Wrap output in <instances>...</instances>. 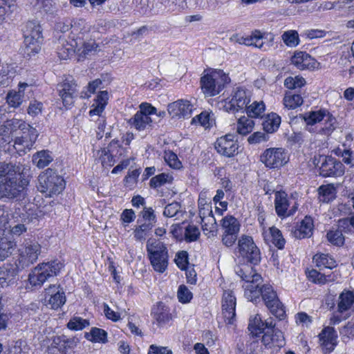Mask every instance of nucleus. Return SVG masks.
Wrapping results in <instances>:
<instances>
[{"label":"nucleus","mask_w":354,"mask_h":354,"mask_svg":"<svg viewBox=\"0 0 354 354\" xmlns=\"http://www.w3.org/2000/svg\"><path fill=\"white\" fill-rule=\"evenodd\" d=\"M164 160L167 164L174 169H180L182 166L177 155L171 151H165Z\"/></svg>","instance_id":"obj_50"},{"label":"nucleus","mask_w":354,"mask_h":354,"mask_svg":"<svg viewBox=\"0 0 354 354\" xmlns=\"http://www.w3.org/2000/svg\"><path fill=\"white\" fill-rule=\"evenodd\" d=\"M281 38L284 44L288 47H296L299 43V34L294 30L284 32Z\"/></svg>","instance_id":"obj_45"},{"label":"nucleus","mask_w":354,"mask_h":354,"mask_svg":"<svg viewBox=\"0 0 354 354\" xmlns=\"http://www.w3.org/2000/svg\"><path fill=\"white\" fill-rule=\"evenodd\" d=\"M290 205L288 199V195L284 192H276L274 206L277 214L280 217H286L292 215L297 209L296 203L290 209L288 207Z\"/></svg>","instance_id":"obj_20"},{"label":"nucleus","mask_w":354,"mask_h":354,"mask_svg":"<svg viewBox=\"0 0 354 354\" xmlns=\"http://www.w3.org/2000/svg\"><path fill=\"white\" fill-rule=\"evenodd\" d=\"M20 98V94H17L16 91H9L6 95V102L8 105L12 108H18L23 102Z\"/></svg>","instance_id":"obj_54"},{"label":"nucleus","mask_w":354,"mask_h":354,"mask_svg":"<svg viewBox=\"0 0 354 354\" xmlns=\"http://www.w3.org/2000/svg\"><path fill=\"white\" fill-rule=\"evenodd\" d=\"M66 183L62 176L52 169L48 168L41 172L38 177L37 189L46 196L60 194L65 188Z\"/></svg>","instance_id":"obj_4"},{"label":"nucleus","mask_w":354,"mask_h":354,"mask_svg":"<svg viewBox=\"0 0 354 354\" xmlns=\"http://www.w3.org/2000/svg\"><path fill=\"white\" fill-rule=\"evenodd\" d=\"M180 205L178 203L168 204L164 209L163 214L166 217H173L180 213Z\"/></svg>","instance_id":"obj_57"},{"label":"nucleus","mask_w":354,"mask_h":354,"mask_svg":"<svg viewBox=\"0 0 354 354\" xmlns=\"http://www.w3.org/2000/svg\"><path fill=\"white\" fill-rule=\"evenodd\" d=\"M288 160L287 152L281 147L267 149L261 156V161L270 169H279Z\"/></svg>","instance_id":"obj_14"},{"label":"nucleus","mask_w":354,"mask_h":354,"mask_svg":"<svg viewBox=\"0 0 354 354\" xmlns=\"http://www.w3.org/2000/svg\"><path fill=\"white\" fill-rule=\"evenodd\" d=\"M274 35L271 33L261 32L255 30L250 35L241 37L237 42L248 46H254L263 51H268L271 49L274 43Z\"/></svg>","instance_id":"obj_11"},{"label":"nucleus","mask_w":354,"mask_h":354,"mask_svg":"<svg viewBox=\"0 0 354 354\" xmlns=\"http://www.w3.org/2000/svg\"><path fill=\"white\" fill-rule=\"evenodd\" d=\"M251 92L243 86L234 88L230 94L225 98L218 101L219 109L225 112L234 113L245 110L251 101Z\"/></svg>","instance_id":"obj_3"},{"label":"nucleus","mask_w":354,"mask_h":354,"mask_svg":"<svg viewBox=\"0 0 354 354\" xmlns=\"http://www.w3.org/2000/svg\"><path fill=\"white\" fill-rule=\"evenodd\" d=\"M38 137V132L37 130H31L30 132L18 136L15 140L14 147L16 150L19 151L26 152V150L30 151Z\"/></svg>","instance_id":"obj_24"},{"label":"nucleus","mask_w":354,"mask_h":354,"mask_svg":"<svg viewBox=\"0 0 354 354\" xmlns=\"http://www.w3.org/2000/svg\"><path fill=\"white\" fill-rule=\"evenodd\" d=\"M237 251L239 257L251 264L257 265L261 261V252L254 243L253 238L248 235H242L238 240Z\"/></svg>","instance_id":"obj_9"},{"label":"nucleus","mask_w":354,"mask_h":354,"mask_svg":"<svg viewBox=\"0 0 354 354\" xmlns=\"http://www.w3.org/2000/svg\"><path fill=\"white\" fill-rule=\"evenodd\" d=\"M171 319L169 308L162 303L156 306V322L159 325H163Z\"/></svg>","instance_id":"obj_43"},{"label":"nucleus","mask_w":354,"mask_h":354,"mask_svg":"<svg viewBox=\"0 0 354 354\" xmlns=\"http://www.w3.org/2000/svg\"><path fill=\"white\" fill-rule=\"evenodd\" d=\"M194 110V105L187 100H178L168 105L167 111L172 117L178 118H189Z\"/></svg>","instance_id":"obj_19"},{"label":"nucleus","mask_w":354,"mask_h":354,"mask_svg":"<svg viewBox=\"0 0 354 354\" xmlns=\"http://www.w3.org/2000/svg\"><path fill=\"white\" fill-rule=\"evenodd\" d=\"M88 325L89 322L87 319H84L79 317H75L68 322L67 327L71 330H80Z\"/></svg>","instance_id":"obj_52"},{"label":"nucleus","mask_w":354,"mask_h":354,"mask_svg":"<svg viewBox=\"0 0 354 354\" xmlns=\"http://www.w3.org/2000/svg\"><path fill=\"white\" fill-rule=\"evenodd\" d=\"M319 174L323 177L341 176L344 174V166L339 160L330 156H322Z\"/></svg>","instance_id":"obj_18"},{"label":"nucleus","mask_w":354,"mask_h":354,"mask_svg":"<svg viewBox=\"0 0 354 354\" xmlns=\"http://www.w3.org/2000/svg\"><path fill=\"white\" fill-rule=\"evenodd\" d=\"M98 46L95 41L84 42L81 46L78 44L80 51L77 52L81 57H86L92 52H96Z\"/></svg>","instance_id":"obj_55"},{"label":"nucleus","mask_w":354,"mask_h":354,"mask_svg":"<svg viewBox=\"0 0 354 354\" xmlns=\"http://www.w3.org/2000/svg\"><path fill=\"white\" fill-rule=\"evenodd\" d=\"M29 183L19 165L0 162V200L23 201L28 195Z\"/></svg>","instance_id":"obj_1"},{"label":"nucleus","mask_w":354,"mask_h":354,"mask_svg":"<svg viewBox=\"0 0 354 354\" xmlns=\"http://www.w3.org/2000/svg\"><path fill=\"white\" fill-rule=\"evenodd\" d=\"M291 63L298 69H313L316 68L317 62L306 52H296L291 57Z\"/></svg>","instance_id":"obj_26"},{"label":"nucleus","mask_w":354,"mask_h":354,"mask_svg":"<svg viewBox=\"0 0 354 354\" xmlns=\"http://www.w3.org/2000/svg\"><path fill=\"white\" fill-rule=\"evenodd\" d=\"M322 346L327 353H330L337 344V335L334 328L325 327L319 335Z\"/></svg>","instance_id":"obj_25"},{"label":"nucleus","mask_w":354,"mask_h":354,"mask_svg":"<svg viewBox=\"0 0 354 354\" xmlns=\"http://www.w3.org/2000/svg\"><path fill=\"white\" fill-rule=\"evenodd\" d=\"M73 32H80V33L89 31V26L86 24L85 20L80 19L74 22L72 21Z\"/></svg>","instance_id":"obj_60"},{"label":"nucleus","mask_w":354,"mask_h":354,"mask_svg":"<svg viewBox=\"0 0 354 354\" xmlns=\"http://www.w3.org/2000/svg\"><path fill=\"white\" fill-rule=\"evenodd\" d=\"M43 104L42 103L35 100L31 102L28 108V113L32 116H36L41 113Z\"/></svg>","instance_id":"obj_62"},{"label":"nucleus","mask_w":354,"mask_h":354,"mask_svg":"<svg viewBox=\"0 0 354 354\" xmlns=\"http://www.w3.org/2000/svg\"><path fill=\"white\" fill-rule=\"evenodd\" d=\"M107 333L106 332L99 328H92L90 333L85 334V337L92 342L106 343Z\"/></svg>","instance_id":"obj_40"},{"label":"nucleus","mask_w":354,"mask_h":354,"mask_svg":"<svg viewBox=\"0 0 354 354\" xmlns=\"http://www.w3.org/2000/svg\"><path fill=\"white\" fill-rule=\"evenodd\" d=\"M326 237L330 243L337 246L342 245L344 241L342 232L338 230H330L327 233Z\"/></svg>","instance_id":"obj_51"},{"label":"nucleus","mask_w":354,"mask_h":354,"mask_svg":"<svg viewBox=\"0 0 354 354\" xmlns=\"http://www.w3.org/2000/svg\"><path fill=\"white\" fill-rule=\"evenodd\" d=\"M314 224L313 218L310 216H305L292 232L293 236L296 239H301L308 238L313 234Z\"/></svg>","instance_id":"obj_29"},{"label":"nucleus","mask_w":354,"mask_h":354,"mask_svg":"<svg viewBox=\"0 0 354 354\" xmlns=\"http://www.w3.org/2000/svg\"><path fill=\"white\" fill-rule=\"evenodd\" d=\"M238 273L242 279L245 281L243 284L245 297L252 302L257 303L259 301L261 295V286H259V281L261 280V276L258 274L247 275L243 270H240Z\"/></svg>","instance_id":"obj_13"},{"label":"nucleus","mask_w":354,"mask_h":354,"mask_svg":"<svg viewBox=\"0 0 354 354\" xmlns=\"http://www.w3.org/2000/svg\"><path fill=\"white\" fill-rule=\"evenodd\" d=\"M57 91L66 109H69L74 102L77 84L72 77H66L62 83L57 84Z\"/></svg>","instance_id":"obj_17"},{"label":"nucleus","mask_w":354,"mask_h":354,"mask_svg":"<svg viewBox=\"0 0 354 354\" xmlns=\"http://www.w3.org/2000/svg\"><path fill=\"white\" fill-rule=\"evenodd\" d=\"M192 124H200L205 129L210 128L215 123L214 115L212 112L202 111L192 118Z\"/></svg>","instance_id":"obj_33"},{"label":"nucleus","mask_w":354,"mask_h":354,"mask_svg":"<svg viewBox=\"0 0 354 354\" xmlns=\"http://www.w3.org/2000/svg\"><path fill=\"white\" fill-rule=\"evenodd\" d=\"M53 160V158L51 156L50 152L47 150L38 151L32 156L33 163L40 169L48 166Z\"/></svg>","instance_id":"obj_35"},{"label":"nucleus","mask_w":354,"mask_h":354,"mask_svg":"<svg viewBox=\"0 0 354 354\" xmlns=\"http://www.w3.org/2000/svg\"><path fill=\"white\" fill-rule=\"evenodd\" d=\"M306 84V80L300 76L288 77L284 81V86L288 89L301 88Z\"/></svg>","instance_id":"obj_49"},{"label":"nucleus","mask_w":354,"mask_h":354,"mask_svg":"<svg viewBox=\"0 0 354 354\" xmlns=\"http://www.w3.org/2000/svg\"><path fill=\"white\" fill-rule=\"evenodd\" d=\"M9 124L12 131L21 130L24 134L30 132L31 130H36V129L21 120L12 119L9 121Z\"/></svg>","instance_id":"obj_47"},{"label":"nucleus","mask_w":354,"mask_h":354,"mask_svg":"<svg viewBox=\"0 0 354 354\" xmlns=\"http://www.w3.org/2000/svg\"><path fill=\"white\" fill-rule=\"evenodd\" d=\"M262 236L266 244H272L279 250L284 248L286 241L283 237L281 232L276 227L272 226L268 229L263 227Z\"/></svg>","instance_id":"obj_23"},{"label":"nucleus","mask_w":354,"mask_h":354,"mask_svg":"<svg viewBox=\"0 0 354 354\" xmlns=\"http://www.w3.org/2000/svg\"><path fill=\"white\" fill-rule=\"evenodd\" d=\"M41 252V246L36 241H26L19 249L18 265L21 268L30 267L37 262Z\"/></svg>","instance_id":"obj_10"},{"label":"nucleus","mask_w":354,"mask_h":354,"mask_svg":"<svg viewBox=\"0 0 354 354\" xmlns=\"http://www.w3.org/2000/svg\"><path fill=\"white\" fill-rule=\"evenodd\" d=\"M308 277L309 280L319 284H325L334 280L330 274L321 273L316 270H310L308 274Z\"/></svg>","instance_id":"obj_44"},{"label":"nucleus","mask_w":354,"mask_h":354,"mask_svg":"<svg viewBox=\"0 0 354 354\" xmlns=\"http://www.w3.org/2000/svg\"><path fill=\"white\" fill-rule=\"evenodd\" d=\"M280 124L281 117L275 113H271L267 115L262 125L265 131L272 133L279 129Z\"/></svg>","instance_id":"obj_34"},{"label":"nucleus","mask_w":354,"mask_h":354,"mask_svg":"<svg viewBox=\"0 0 354 354\" xmlns=\"http://www.w3.org/2000/svg\"><path fill=\"white\" fill-rule=\"evenodd\" d=\"M175 262L180 270H185L188 264V254L186 251H180L177 253Z\"/></svg>","instance_id":"obj_58"},{"label":"nucleus","mask_w":354,"mask_h":354,"mask_svg":"<svg viewBox=\"0 0 354 354\" xmlns=\"http://www.w3.org/2000/svg\"><path fill=\"white\" fill-rule=\"evenodd\" d=\"M4 213L3 205H0V217L3 216ZM26 230L24 223L17 224L10 230H8L5 225H0V261L11 255L16 246V243L10 239L8 234L20 236Z\"/></svg>","instance_id":"obj_6"},{"label":"nucleus","mask_w":354,"mask_h":354,"mask_svg":"<svg viewBox=\"0 0 354 354\" xmlns=\"http://www.w3.org/2000/svg\"><path fill=\"white\" fill-rule=\"evenodd\" d=\"M138 223H140L134 230V236L138 240L145 239L147 236L151 234L153 225L151 222H143L138 220Z\"/></svg>","instance_id":"obj_37"},{"label":"nucleus","mask_w":354,"mask_h":354,"mask_svg":"<svg viewBox=\"0 0 354 354\" xmlns=\"http://www.w3.org/2000/svg\"><path fill=\"white\" fill-rule=\"evenodd\" d=\"M155 113V108L150 104L143 102L140 105V110L130 119L129 122L139 131L147 129L151 127V115Z\"/></svg>","instance_id":"obj_15"},{"label":"nucleus","mask_w":354,"mask_h":354,"mask_svg":"<svg viewBox=\"0 0 354 354\" xmlns=\"http://www.w3.org/2000/svg\"><path fill=\"white\" fill-rule=\"evenodd\" d=\"M72 28V20L65 19L57 21L55 25V29L61 32H66Z\"/></svg>","instance_id":"obj_61"},{"label":"nucleus","mask_w":354,"mask_h":354,"mask_svg":"<svg viewBox=\"0 0 354 354\" xmlns=\"http://www.w3.org/2000/svg\"><path fill=\"white\" fill-rule=\"evenodd\" d=\"M64 265L58 260L38 264L29 274L28 281L32 287H41L52 277L59 274Z\"/></svg>","instance_id":"obj_5"},{"label":"nucleus","mask_w":354,"mask_h":354,"mask_svg":"<svg viewBox=\"0 0 354 354\" xmlns=\"http://www.w3.org/2000/svg\"><path fill=\"white\" fill-rule=\"evenodd\" d=\"M313 260L316 263V265L319 268H328L331 270L336 267V261L328 254H315L313 257Z\"/></svg>","instance_id":"obj_39"},{"label":"nucleus","mask_w":354,"mask_h":354,"mask_svg":"<svg viewBox=\"0 0 354 354\" xmlns=\"http://www.w3.org/2000/svg\"><path fill=\"white\" fill-rule=\"evenodd\" d=\"M178 301L182 304L189 303L193 297L192 292L185 285H180L177 292Z\"/></svg>","instance_id":"obj_53"},{"label":"nucleus","mask_w":354,"mask_h":354,"mask_svg":"<svg viewBox=\"0 0 354 354\" xmlns=\"http://www.w3.org/2000/svg\"><path fill=\"white\" fill-rule=\"evenodd\" d=\"M24 35V53L28 57L35 55L41 50L42 30L40 24L36 21L27 22Z\"/></svg>","instance_id":"obj_7"},{"label":"nucleus","mask_w":354,"mask_h":354,"mask_svg":"<svg viewBox=\"0 0 354 354\" xmlns=\"http://www.w3.org/2000/svg\"><path fill=\"white\" fill-rule=\"evenodd\" d=\"M254 122L249 117L242 116L237 121L236 132L242 136H246L252 131Z\"/></svg>","instance_id":"obj_36"},{"label":"nucleus","mask_w":354,"mask_h":354,"mask_svg":"<svg viewBox=\"0 0 354 354\" xmlns=\"http://www.w3.org/2000/svg\"><path fill=\"white\" fill-rule=\"evenodd\" d=\"M119 147L118 141L113 140L109 145V149H103L100 151V160L103 167L108 168L114 165L113 148Z\"/></svg>","instance_id":"obj_30"},{"label":"nucleus","mask_w":354,"mask_h":354,"mask_svg":"<svg viewBox=\"0 0 354 354\" xmlns=\"http://www.w3.org/2000/svg\"><path fill=\"white\" fill-rule=\"evenodd\" d=\"M215 149L218 153L224 156H234L238 153L239 149L236 136L229 133L218 138L215 142Z\"/></svg>","instance_id":"obj_16"},{"label":"nucleus","mask_w":354,"mask_h":354,"mask_svg":"<svg viewBox=\"0 0 354 354\" xmlns=\"http://www.w3.org/2000/svg\"><path fill=\"white\" fill-rule=\"evenodd\" d=\"M303 104V98L299 94H294L291 92L286 93L283 97V104L289 109H294Z\"/></svg>","instance_id":"obj_42"},{"label":"nucleus","mask_w":354,"mask_h":354,"mask_svg":"<svg viewBox=\"0 0 354 354\" xmlns=\"http://www.w3.org/2000/svg\"><path fill=\"white\" fill-rule=\"evenodd\" d=\"M200 235L198 228L193 225H189L185 228V240L188 242L195 241L198 239Z\"/></svg>","instance_id":"obj_56"},{"label":"nucleus","mask_w":354,"mask_h":354,"mask_svg":"<svg viewBox=\"0 0 354 354\" xmlns=\"http://www.w3.org/2000/svg\"><path fill=\"white\" fill-rule=\"evenodd\" d=\"M229 81L228 76L222 71H214L201 77V87L206 96L212 97L218 94Z\"/></svg>","instance_id":"obj_8"},{"label":"nucleus","mask_w":354,"mask_h":354,"mask_svg":"<svg viewBox=\"0 0 354 354\" xmlns=\"http://www.w3.org/2000/svg\"><path fill=\"white\" fill-rule=\"evenodd\" d=\"M46 299L48 296V304L53 309H57L66 302V296L59 285H50L45 289Z\"/></svg>","instance_id":"obj_22"},{"label":"nucleus","mask_w":354,"mask_h":354,"mask_svg":"<svg viewBox=\"0 0 354 354\" xmlns=\"http://www.w3.org/2000/svg\"><path fill=\"white\" fill-rule=\"evenodd\" d=\"M295 321L297 324L308 326L312 322L311 317L304 312L298 313L295 315Z\"/></svg>","instance_id":"obj_64"},{"label":"nucleus","mask_w":354,"mask_h":354,"mask_svg":"<svg viewBox=\"0 0 354 354\" xmlns=\"http://www.w3.org/2000/svg\"><path fill=\"white\" fill-rule=\"evenodd\" d=\"M235 307V296L231 290L225 291L223 297L222 313L226 324H233L236 316Z\"/></svg>","instance_id":"obj_21"},{"label":"nucleus","mask_w":354,"mask_h":354,"mask_svg":"<svg viewBox=\"0 0 354 354\" xmlns=\"http://www.w3.org/2000/svg\"><path fill=\"white\" fill-rule=\"evenodd\" d=\"M307 129L310 132L328 136L335 129L336 119L326 109H320L304 114Z\"/></svg>","instance_id":"obj_2"},{"label":"nucleus","mask_w":354,"mask_h":354,"mask_svg":"<svg viewBox=\"0 0 354 354\" xmlns=\"http://www.w3.org/2000/svg\"><path fill=\"white\" fill-rule=\"evenodd\" d=\"M102 81L100 79H96L91 82L87 87V91H82L81 93V97L82 98H88L91 96V94L94 93L96 89L100 86Z\"/></svg>","instance_id":"obj_59"},{"label":"nucleus","mask_w":354,"mask_h":354,"mask_svg":"<svg viewBox=\"0 0 354 354\" xmlns=\"http://www.w3.org/2000/svg\"><path fill=\"white\" fill-rule=\"evenodd\" d=\"M248 114V117L250 118H258L261 117L262 114L264 113L266 110V106L263 101L257 102L254 101L250 105H247L245 109Z\"/></svg>","instance_id":"obj_38"},{"label":"nucleus","mask_w":354,"mask_h":354,"mask_svg":"<svg viewBox=\"0 0 354 354\" xmlns=\"http://www.w3.org/2000/svg\"><path fill=\"white\" fill-rule=\"evenodd\" d=\"M202 230L203 233L206 235L210 236L214 235V232L216 229V220L213 215H210V216H207V219L204 220V221H201Z\"/></svg>","instance_id":"obj_48"},{"label":"nucleus","mask_w":354,"mask_h":354,"mask_svg":"<svg viewBox=\"0 0 354 354\" xmlns=\"http://www.w3.org/2000/svg\"><path fill=\"white\" fill-rule=\"evenodd\" d=\"M169 254L166 245L162 242L156 243V272L163 273L168 266Z\"/></svg>","instance_id":"obj_28"},{"label":"nucleus","mask_w":354,"mask_h":354,"mask_svg":"<svg viewBox=\"0 0 354 354\" xmlns=\"http://www.w3.org/2000/svg\"><path fill=\"white\" fill-rule=\"evenodd\" d=\"M63 342L62 354H66L68 350L73 349L77 346L78 339L75 337L69 338L64 335V341Z\"/></svg>","instance_id":"obj_63"},{"label":"nucleus","mask_w":354,"mask_h":354,"mask_svg":"<svg viewBox=\"0 0 354 354\" xmlns=\"http://www.w3.org/2000/svg\"><path fill=\"white\" fill-rule=\"evenodd\" d=\"M223 233L238 235L240 230V224L238 220L232 216H226L221 220Z\"/></svg>","instance_id":"obj_32"},{"label":"nucleus","mask_w":354,"mask_h":354,"mask_svg":"<svg viewBox=\"0 0 354 354\" xmlns=\"http://www.w3.org/2000/svg\"><path fill=\"white\" fill-rule=\"evenodd\" d=\"M354 306V291L344 290L339 297L338 310L343 313Z\"/></svg>","instance_id":"obj_31"},{"label":"nucleus","mask_w":354,"mask_h":354,"mask_svg":"<svg viewBox=\"0 0 354 354\" xmlns=\"http://www.w3.org/2000/svg\"><path fill=\"white\" fill-rule=\"evenodd\" d=\"M80 48H78V44L77 41H75L74 44H66V45H63L61 48L58 49V56L61 59H67L71 55H72L75 52H80Z\"/></svg>","instance_id":"obj_46"},{"label":"nucleus","mask_w":354,"mask_h":354,"mask_svg":"<svg viewBox=\"0 0 354 354\" xmlns=\"http://www.w3.org/2000/svg\"><path fill=\"white\" fill-rule=\"evenodd\" d=\"M261 299L270 312L281 319L285 316V310L273 287L268 284L261 286Z\"/></svg>","instance_id":"obj_12"},{"label":"nucleus","mask_w":354,"mask_h":354,"mask_svg":"<svg viewBox=\"0 0 354 354\" xmlns=\"http://www.w3.org/2000/svg\"><path fill=\"white\" fill-rule=\"evenodd\" d=\"M248 329L254 335L256 336L261 334L263 332V322L262 321L261 317L259 314L254 315V317H250L248 324Z\"/></svg>","instance_id":"obj_41"},{"label":"nucleus","mask_w":354,"mask_h":354,"mask_svg":"<svg viewBox=\"0 0 354 354\" xmlns=\"http://www.w3.org/2000/svg\"><path fill=\"white\" fill-rule=\"evenodd\" d=\"M263 344L269 348H281L285 345L283 333L279 329L267 330L262 337Z\"/></svg>","instance_id":"obj_27"}]
</instances>
